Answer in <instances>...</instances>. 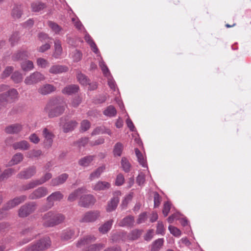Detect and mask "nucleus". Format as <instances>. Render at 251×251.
Segmentation results:
<instances>
[{"instance_id": "32", "label": "nucleus", "mask_w": 251, "mask_h": 251, "mask_svg": "<svg viewBox=\"0 0 251 251\" xmlns=\"http://www.w3.org/2000/svg\"><path fill=\"white\" fill-rule=\"evenodd\" d=\"M119 202V199L118 197H114L112 198L110 202L108 203L107 207V211L108 212H111L112 211L114 210Z\"/></svg>"}, {"instance_id": "1", "label": "nucleus", "mask_w": 251, "mask_h": 251, "mask_svg": "<svg viewBox=\"0 0 251 251\" xmlns=\"http://www.w3.org/2000/svg\"><path fill=\"white\" fill-rule=\"evenodd\" d=\"M66 107L67 104L62 98H54L48 102L45 110L49 118H53L63 114Z\"/></svg>"}, {"instance_id": "28", "label": "nucleus", "mask_w": 251, "mask_h": 251, "mask_svg": "<svg viewBox=\"0 0 251 251\" xmlns=\"http://www.w3.org/2000/svg\"><path fill=\"white\" fill-rule=\"evenodd\" d=\"M28 56V53L26 51L20 50L14 53L12 56V59L14 61H19L27 58Z\"/></svg>"}, {"instance_id": "46", "label": "nucleus", "mask_w": 251, "mask_h": 251, "mask_svg": "<svg viewBox=\"0 0 251 251\" xmlns=\"http://www.w3.org/2000/svg\"><path fill=\"white\" fill-rule=\"evenodd\" d=\"M71 57L74 62H77L81 59L82 54L80 51L75 50L72 52Z\"/></svg>"}, {"instance_id": "41", "label": "nucleus", "mask_w": 251, "mask_h": 251, "mask_svg": "<svg viewBox=\"0 0 251 251\" xmlns=\"http://www.w3.org/2000/svg\"><path fill=\"white\" fill-rule=\"evenodd\" d=\"M42 154V151L40 150H32L28 151L26 153V157L29 158H33L38 157Z\"/></svg>"}, {"instance_id": "55", "label": "nucleus", "mask_w": 251, "mask_h": 251, "mask_svg": "<svg viewBox=\"0 0 251 251\" xmlns=\"http://www.w3.org/2000/svg\"><path fill=\"white\" fill-rule=\"evenodd\" d=\"M90 127V123L87 120H83L81 123L80 129L84 132L89 129Z\"/></svg>"}, {"instance_id": "12", "label": "nucleus", "mask_w": 251, "mask_h": 251, "mask_svg": "<svg viewBox=\"0 0 251 251\" xmlns=\"http://www.w3.org/2000/svg\"><path fill=\"white\" fill-rule=\"evenodd\" d=\"M43 135L44 138V145L45 148H49L52 144L53 139L54 137L53 134L49 129L45 128L43 131Z\"/></svg>"}, {"instance_id": "25", "label": "nucleus", "mask_w": 251, "mask_h": 251, "mask_svg": "<svg viewBox=\"0 0 251 251\" xmlns=\"http://www.w3.org/2000/svg\"><path fill=\"white\" fill-rule=\"evenodd\" d=\"M134 223V218L132 216H128L124 218L120 223L121 226H131Z\"/></svg>"}, {"instance_id": "10", "label": "nucleus", "mask_w": 251, "mask_h": 251, "mask_svg": "<svg viewBox=\"0 0 251 251\" xmlns=\"http://www.w3.org/2000/svg\"><path fill=\"white\" fill-rule=\"evenodd\" d=\"M27 199V197L25 195H22L18 197H16L13 200L9 201L3 207V209L8 210L16 206L19 205L21 203L25 201Z\"/></svg>"}, {"instance_id": "24", "label": "nucleus", "mask_w": 251, "mask_h": 251, "mask_svg": "<svg viewBox=\"0 0 251 251\" xmlns=\"http://www.w3.org/2000/svg\"><path fill=\"white\" fill-rule=\"evenodd\" d=\"M15 170L13 168L5 169L0 175V182L3 181L15 173Z\"/></svg>"}, {"instance_id": "7", "label": "nucleus", "mask_w": 251, "mask_h": 251, "mask_svg": "<svg viewBox=\"0 0 251 251\" xmlns=\"http://www.w3.org/2000/svg\"><path fill=\"white\" fill-rule=\"evenodd\" d=\"M45 79L44 75L39 72H35L26 76L25 79V83L27 85L35 84Z\"/></svg>"}, {"instance_id": "39", "label": "nucleus", "mask_w": 251, "mask_h": 251, "mask_svg": "<svg viewBox=\"0 0 251 251\" xmlns=\"http://www.w3.org/2000/svg\"><path fill=\"white\" fill-rule=\"evenodd\" d=\"M110 187V184L106 181H99L95 185V190H105Z\"/></svg>"}, {"instance_id": "34", "label": "nucleus", "mask_w": 251, "mask_h": 251, "mask_svg": "<svg viewBox=\"0 0 251 251\" xmlns=\"http://www.w3.org/2000/svg\"><path fill=\"white\" fill-rule=\"evenodd\" d=\"M24 158V156L22 153L18 152L16 153L11 159L9 162V165L12 166L16 165L21 162Z\"/></svg>"}, {"instance_id": "50", "label": "nucleus", "mask_w": 251, "mask_h": 251, "mask_svg": "<svg viewBox=\"0 0 251 251\" xmlns=\"http://www.w3.org/2000/svg\"><path fill=\"white\" fill-rule=\"evenodd\" d=\"M48 25L52 29V30L56 34L59 33V32L62 29V28L60 27V26H59L58 24L51 21H49L48 22Z\"/></svg>"}, {"instance_id": "13", "label": "nucleus", "mask_w": 251, "mask_h": 251, "mask_svg": "<svg viewBox=\"0 0 251 251\" xmlns=\"http://www.w3.org/2000/svg\"><path fill=\"white\" fill-rule=\"evenodd\" d=\"M23 126L19 123H15L7 126L4 128V131L8 134H18L22 131Z\"/></svg>"}, {"instance_id": "2", "label": "nucleus", "mask_w": 251, "mask_h": 251, "mask_svg": "<svg viewBox=\"0 0 251 251\" xmlns=\"http://www.w3.org/2000/svg\"><path fill=\"white\" fill-rule=\"evenodd\" d=\"M65 216L59 212L50 211L45 213L42 217L43 225L46 227H53L62 223Z\"/></svg>"}, {"instance_id": "14", "label": "nucleus", "mask_w": 251, "mask_h": 251, "mask_svg": "<svg viewBox=\"0 0 251 251\" xmlns=\"http://www.w3.org/2000/svg\"><path fill=\"white\" fill-rule=\"evenodd\" d=\"M69 177V175L63 173L51 180L50 185L53 187L58 186L64 184Z\"/></svg>"}, {"instance_id": "40", "label": "nucleus", "mask_w": 251, "mask_h": 251, "mask_svg": "<svg viewBox=\"0 0 251 251\" xmlns=\"http://www.w3.org/2000/svg\"><path fill=\"white\" fill-rule=\"evenodd\" d=\"M21 67L24 71H31L34 68L33 63L30 60H25L21 63Z\"/></svg>"}, {"instance_id": "43", "label": "nucleus", "mask_w": 251, "mask_h": 251, "mask_svg": "<svg viewBox=\"0 0 251 251\" xmlns=\"http://www.w3.org/2000/svg\"><path fill=\"white\" fill-rule=\"evenodd\" d=\"M11 78L15 83H18L22 81L23 79V76L21 73L16 71L13 73Z\"/></svg>"}, {"instance_id": "19", "label": "nucleus", "mask_w": 251, "mask_h": 251, "mask_svg": "<svg viewBox=\"0 0 251 251\" xmlns=\"http://www.w3.org/2000/svg\"><path fill=\"white\" fill-rule=\"evenodd\" d=\"M63 52V50L61 46V42L59 40L54 41V51L52 56L56 59L59 58Z\"/></svg>"}, {"instance_id": "26", "label": "nucleus", "mask_w": 251, "mask_h": 251, "mask_svg": "<svg viewBox=\"0 0 251 251\" xmlns=\"http://www.w3.org/2000/svg\"><path fill=\"white\" fill-rule=\"evenodd\" d=\"M23 14L22 6L21 5H14L12 12L11 15L13 19H18L21 18Z\"/></svg>"}, {"instance_id": "56", "label": "nucleus", "mask_w": 251, "mask_h": 251, "mask_svg": "<svg viewBox=\"0 0 251 251\" xmlns=\"http://www.w3.org/2000/svg\"><path fill=\"white\" fill-rule=\"evenodd\" d=\"M124 182L125 178L124 176L121 174H118L116 178L115 185L117 186H121L124 184Z\"/></svg>"}, {"instance_id": "35", "label": "nucleus", "mask_w": 251, "mask_h": 251, "mask_svg": "<svg viewBox=\"0 0 251 251\" xmlns=\"http://www.w3.org/2000/svg\"><path fill=\"white\" fill-rule=\"evenodd\" d=\"M94 219V213L92 211L86 212L80 220L81 223H88L93 222Z\"/></svg>"}, {"instance_id": "31", "label": "nucleus", "mask_w": 251, "mask_h": 251, "mask_svg": "<svg viewBox=\"0 0 251 251\" xmlns=\"http://www.w3.org/2000/svg\"><path fill=\"white\" fill-rule=\"evenodd\" d=\"M76 77L79 82L83 85H87L90 84V80L87 77L82 74L80 72H77Z\"/></svg>"}, {"instance_id": "48", "label": "nucleus", "mask_w": 251, "mask_h": 251, "mask_svg": "<svg viewBox=\"0 0 251 251\" xmlns=\"http://www.w3.org/2000/svg\"><path fill=\"white\" fill-rule=\"evenodd\" d=\"M14 68L12 66H7L1 74V78L4 79L8 77L13 71Z\"/></svg>"}, {"instance_id": "27", "label": "nucleus", "mask_w": 251, "mask_h": 251, "mask_svg": "<svg viewBox=\"0 0 251 251\" xmlns=\"http://www.w3.org/2000/svg\"><path fill=\"white\" fill-rule=\"evenodd\" d=\"M135 152L139 164L142 165V167L148 168L146 159L144 158L139 150L136 148L135 149Z\"/></svg>"}, {"instance_id": "37", "label": "nucleus", "mask_w": 251, "mask_h": 251, "mask_svg": "<svg viewBox=\"0 0 251 251\" xmlns=\"http://www.w3.org/2000/svg\"><path fill=\"white\" fill-rule=\"evenodd\" d=\"M84 191V190L82 188H79L75 190L74 192L71 193L68 197V201H74L76 200L77 197L80 194H82Z\"/></svg>"}, {"instance_id": "11", "label": "nucleus", "mask_w": 251, "mask_h": 251, "mask_svg": "<svg viewBox=\"0 0 251 251\" xmlns=\"http://www.w3.org/2000/svg\"><path fill=\"white\" fill-rule=\"evenodd\" d=\"M64 198L63 194L59 191L52 193L47 198V201L49 205V208H51L54 205L55 201H60Z\"/></svg>"}, {"instance_id": "29", "label": "nucleus", "mask_w": 251, "mask_h": 251, "mask_svg": "<svg viewBox=\"0 0 251 251\" xmlns=\"http://www.w3.org/2000/svg\"><path fill=\"white\" fill-rule=\"evenodd\" d=\"M113 223L112 220L107 221L99 228V231L102 234L107 233L111 229Z\"/></svg>"}, {"instance_id": "16", "label": "nucleus", "mask_w": 251, "mask_h": 251, "mask_svg": "<svg viewBox=\"0 0 251 251\" xmlns=\"http://www.w3.org/2000/svg\"><path fill=\"white\" fill-rule=\"evenodd\" d=\"M68 71V68L65 65H54L50 67L49 69L50 73L56 75L66 72Z\"/></svg>"}, {"instance_id": "42", "label": "nucleus", "mask_w": 251, "mask_h": 251, "mask_svg": "<svg viewBox=\"0 0 251 251\" xmlns=\"http://www.w3.org/2000/svg\"><path fill=\"white\" fill-rule=\"evenodd\" d=\"M121 165L123 170L125 172H129L130 170L131 165L128 160L125 158L123 157L121 159Z\"/></svg>"}, {"instance_id": "63", "label": "nucleus", "mask_w": 251, "mask_h": 251, "mask_svg": "<svg viewBox=\"0 0 251 251\" xmlns=\"http://www.w3.org/2000/svg\"><path fill=\"white\" fill-rule=\"evenodd\" d=\"M161 202V197L157 192L154 193V207H158Z\"/></svg>"}, {"instance_id": "44", "label": "nucleus", "mask_w": 251, "mask_h": 251, "mask_svg": "<svg viewBox=\"0 0 251 251\" xmlns=\"http://www.w3.org/2000/svg\"><path fill=\"white\" fill-rule=\"evenodd\" d=\"M123 150V146L121 143H117L114 146L113 153L114 155H121Z\"/></svg>"}, {"instance_id": "38", "label": "nucleus", "mask_w": 251, "mask_h": 251, "mask_svg": "<svg viewBox=\"0 0 251 251\" xmlns=\"http://www.w3.org/2000/svg\"><path fill=\"white\" fill-rule=\"evenodd\" d=\"M164 240L163 238H159L154 241L151 246V251H158L160 249L163 245Z\"/></svg>"}, {"instance_id": "15", "label": "nucleus", "mask_w": 251, "mask_h": 251, "mask_svg": "<svg viewBox=\"0 0 251 251\" xmlns=\"http://www.w3.org/2000/svg\"><path fill=\"white\" fill-rule=\"evenodd\" d=\"M56 88L51 84H46L42 85L38 90L39 93L42 95H47L54 92Z\"/></svg>"}, {"instance_id": "6", "label": "nucleus", "mask_w": 251, "mask_h": 251, "mask_svg": "<svg viewBox=\"0 0 251 251\" xmlns=\"http://www.w3.org/2000/svg\"><path fill=\"white\" fill-rule=\"evenodd\" d=\"M19 93L16 89L12 88L5 93L0 94V99L5 103H11L18 100Z\"/></svg>"}, {"instance_id": "21", "label": "nucleus", "mask_w": 251, "mask_h": 251, "mask_svg": "<svg viewBox=\"0 0 251 251\" xmlns=\"http://www.w3.org/2000/svg\"><path fill=\"white\" fill-rule=\"evenodd\" d=\"M78 123L75 120H72L66 123L63 126V131L68 133L73 131L77 126Z\"/></svg>"}, {"instance_id": "51", "label": "nucleus", "mask_w": 251, "mask_h": 251, "mask_svg": "<svg viewBox=\"0 0 251 251\" xmlns=\"http://www.w3.org/2000/svg\"><path fill=\"white\" fill-rule=\"evenodd\" d=\"M168 228L170 233L175 236L179 237L181 235V232L177 227L173 226H169Z\"/></svg>"}, {"instance_id": "60", "label": "nucleus", "mask_w": 251, "mask_h": 251, "mask_svg": "<svg viewBox=\"0 0 251 251\" xmlns=\"http://www.w3.org/2000/svg\"><path fill=\"white\" fill-rule=\"evenodd\" d=\"M171 209V204L169 202L167 201L164 204L163 209V214L165 217H166L169 214Z\"/></svg>"}, {"instance_id": "62", "label": "nucleus", "mask_w": 251, "mask_h": 251, "mask_svg": "<svg viewBox=\"0 0 251 251\" xmlns=\"http://www.w3.org/2000/svg\"><path fill=\"white\" fill-rule=\"evenodd\" d=\"M82 99L80 97H77L74 98L71 102V105L74 107H77L81 102Z\"/></svg>"}, {"instance_id": "52", "label": "nucleus", "mask_w": 251, "mask_h": 251, "mask_svg": "<svg viewBox=\"0 0 251 251\" xmlns=\"http://www.w3.org/2000/svg\"><path fill=\"white\" fill-rule=\"evenodd\" d=\"M145 182V175L143 172L139 173L138 176L136 178V182L140 185H144Z\"/></svg>"}, {"instance_id": "17", "label": "nucleus", "mask_w": 251, "mask_h": 251, "mask_svg": "<svg viewBox=\"0 0 251 251\" xmlns=\"http://www.w3.org/2000/svg\"><path fill=\"white\" fill-rule=\"evenodd\" d=\"M93 200V196L91 195H85L81 197L78 205L84 207H88L92 203Z\"/></svg>"}, {"instance_id": "49", "label": "nucleus", "mask_w": 251, "mask_h": 251, "mask_svg": "<svg viewBox=\"0 0 251 251\" xmlns=\"http://www.w3.org/2000/svg\"><path fill=\"white\" fill-rule=\"evenodd\" d=\"M20 39L19 33L18 32L13 33L9 38V42L12 46L15 45L17 44Z\"/></svg>"}, {"instance_id": "22", "label": "nucleus", "mask_w": 251, "mask_h": 251, "mask_svg": "<svg viewBox=\"0 0 251 251\" xmlns=\"http://www.w3.org/2000/svg\"><path fill=\"white\" fill-rule=\"evenodd\" d=\"M46 7V4L41 1L33 2L31 3V11L33 12H39Z\"/></svg>"}, {"instance_id": "20", "label": "nucleus", "mask_w": 251, "mask_h": 251, "mask_svg": "<svg viewBox=\"0 0 251 251\" xmlns=\"http://www.w3.org/2000/svg\"><path fill=\"white\" fill-rule=\"evenodd\" d=\"M12 147L14 150H27L30 145L26 141L23 140L14 143L12 144Z\"/></svg>"}, {"instance_id": "23", "label": "nucleus", "mask_w": 251, "mask_h": 251, "mask_svg": "<svg viewBox=\"0 0 251 251\" xmlns=\"http://www.w3.org/2000/svg\"><path fill=\"white\" fill-rule=\"evenodd\" d=\"M75 231L74 229H67L64 230L61 235V239L62 241H68L71 239L75 236Z\"/></svg>"}, {"instance_id": "4", "label": "nucleus", "mask_w": 251, "mask_h": 251, "mask_svg": "<svg viewBox=\"0 0 251 251\" xmlns=\"http://www.w3.org/2000/svg\"><path fill=\"white\" fill-rule=\"evenodd\" d=\"M51 241L49 237H45L34 244L29 245L25 251H42L49 248Z\"/></svg>"}, {"instance_id": "59", "label": "nucleus", "mask_w": 251, "mask_h": 251, "mask_svg": "<svg viewBox=\"0 0 251 251\" xmlns=\"http://www.w3.org/2000/svg\"><path fill=\"white\" fill-rule=\"evenodd\" d=\"M84 39L90 45L92 51H94V43L92 37L89 34H86L84 36Z\"/></svg>"}, {"instance_id": "45", "label": "nucleus", "mask_w": 251, "mask_h": 251, "mask_svg": "<svg viewBox=\"0 0 251 251\" xmlns=\"http://www.w3.org/2000/svg\"><path fill=\"white\" fill-rule=\"evenodd\" d=\"M52 176V175L50 173H47L40 179H37V180L39 185H41L51 179Z\"/></svg>"}, {"instance_id": "18", "label": "nucleus", "mask_w": 251, "mask_h": 251, "mask_svg": "<svg viewBox=\"0 0 251 251\" xmlns=\"http://www.w3.org/2000/svg\"><path fill=\"white\" fill-rule=\"evenodd\" d=\"M79 89V86L77 85H68L62 90V93L65 95H71L77 93Z\"/></svg>"}, {"instance_id": "3", "label": "nucleus", "mask_w": 251, "mask_h": 251, "mask_svg": "<svg viewBox=\"0 0 251 251\" xmlns=\"http://www.w3.org/2000/svg\"><path fill=\"white\" fill-rule=\"evenodd\" d=\"M77 248H82V251H94V239L93 236H86L81 238L76 243Z\"/></svg>"}, {"instance_id": "64", "label": "nucleus", "mask_w": 251, "mask_h": 251, "mask_svg": "<svg viewBox=\"0 0 251 251\" xmlns=\"http://www.w3.org/2000/svg\"><path fill=\"white\" fill-rule=\"evenodd\" d=\"M29 140L34 143V144H37L40 141V139L38 137V136L35 133H33L30 135L29 137Z\"/></svg>"}, {"instance_id": "9", "label": "nucleus", "mask_w": 251, "mask_h": 251, "mask_svg": "<svg viewBox=\"0 0 251 251\" xmlns=\"http://www.w3.org/2000/svg\"><path fill=\"white\" fill-rule=\"evenodd\" d=\"M36 173V167L32 166L21 171L17 175V177L20 179H28L34 176Z\"/></svg>"}, {"instance_id": "30", "label": "nucleus", "mask_w": 251, "mask_h": 251, "mask_svg": "<svg viewBox=\"0 0 251 251\" xmlns=\"http://www.w3.org/2000/svg\"><path fill=\"white\" fill-rule=\"evenodd\" d=\"M103 114L108 117H115L117 114V110L113 105L107 106L103 111Z\"/></svg>"}, {"instance_id": "47", "label": "nucleus", "mask_w": 251, "mask_h": 251, "mask_svg": "<svg viewBox=\"0 0 251 251\" xmlns=\"http://www.w3.org/2000/svg\"><path fill=\"white\" fill-rule=\"evenodd\" d=\"M142 234V231L138 229L132 230L128 235V238L131 240H134L138 239Z\"/></svg>"}, {"instance_id": "8", "label": "nucleus", "mask_w": 251, "mask_h": 251, "mask_svg": "<svg viewBox=\"0 0 251 251\" xmlns=\"http://www.w3.org/2000/svg\"><path fill=\"white\" fill-rule=\"evenodd\" d=\"M48 194V189L44 186H41L35 189L28 196V199L31 200L39 199L43 198Z\"/></svg>"}, {"instance_id": "57", "label": "nucleus", "mask_w": 251, "mask_h": 251, "mask_svg": "<svg viewBox=\"0 0 251 251\" xmlns=\"http://www.w3.org/2000/svg\"><path fill=\"white\" fill-rule=\"evenodd\" d=\"M164 227L163 224L162 222H158L157 228H156V233L158 234L163 235L164 234Z\"/></svg>"}, {"instance_id": "36", "label": "nucleus", "mask_w": 251, "mask_h": 251, "mask_svg": "<svg viewBox=\"0 0 251 251\" xmlns=\"http://www.w3.org/2000/svg\"><path fill=\"white\" fill-rule=\"evenodd\" d=\"M38 185H39L38 184V182L37 179L32 180L30 181V182H29L28 183L22 186V187L21 188V191H27L28 190L33 189Z\"/></svg>"}, {"instance_id": "53", "label": "nucleus", "mask_w": 251, "mask_h": 251, "mask_svg": "<svg viewBox=\"0 0 251 251\" xmlns=\"http://www.w3.org/2000/svg\"><path fill=\"white\" fill-rule=\"evenodd\" d=\"M107 79L109 87L112 91H115L117 89V85L112 76L107 77Z\"/></svg>"}, {"instance_id": "33", "label": "nucleus", "mask_w": 251, "mask_h": 251, "mask_svg": "<svg viewBox=\"0 0 251 251\" xmlns=\"http://www.w3.org/2000/svg\"><path fill=\"white\" fill-rule=\"evenodd\" d=\"M93 159L94 157L92 155L85 156L79 160L78 164L83 167L88 166Z\"/></svg>"}, {"instance_id": "54", "label": "nucleus", "mask_w": 251, "mask_h": 251, "mask_svg": "<svg viewBox=\"0 0 251 251\" xmlns=\"http://www.w3.org/2000/svg\"><path fill=\"white\" fill-rule=\"evenodd\" d=\"M37 64L38 66L42 68H45L49 66V62L45 59L39 58L37 59Z\"/></svg>"}, {"instance_id": "5", "label": "nucleus", "mask_w": 251, "mask_h": 251, "mask_svg": "<svg viewBox=\"0 0 251 251\" xmlns=\"http://www.w3.org/2000/svg\"><path fill=\"white\" fill-rule=\"evenodd\" d=\"M36 203L35 202H29L22 205L18 211V216L21 218H25L33 213L36 209Z\"/></svg>"}, {"instance_id": "61", "label": "nucleus", "mask_w": 251, "mask_h": 251, "mask_svg": "<svg viewBox=\"0 0 251 251\" xmlns=\"http://www.w3.org/2000/svg\"><path fill=\"white\" fill-rule=\"evenodd\" d=\"M147 219V215L146 212H143L139 215L138 218L137 220L138 224L144 223Z\"/></svg>"}, {"instance_id": "58", "label": "nucleus", "mask_w": 251, "mask_h": 251, "mask_svg": "<svg viewBox=\"0 0 251 251\" xmlns=\"http://www.w3.org/2000/svg\"><path fill=\"white\" fill-rule=\"evenodd\" d=\"M72 21L73 22L75 27L78 30H81L83 28V26L80 21L77 18H73Z\"/></svg>"}]
</instances>
